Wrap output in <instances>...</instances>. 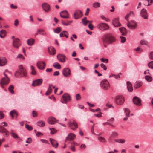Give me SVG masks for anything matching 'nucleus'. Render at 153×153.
<instances>
[{"mask_svg":"<svg viewBox=\"0 0 153 153\" xmlns=\"http://www.w3.org/2000/svg\"><path fill=\"white\" fill-rule=\"evenodd\" d=\"M19 71H16L15 73V76L16 77L19 76V75L23 77L26 76L27 72L26 70L23 68L22 65H19Z\"/></svg>","mask_w":153,"mask_h":153,"instance_id":"f257e3e1","label":"nucleus"},{"mask_svg":"<svg viewBox=\"0 0 153 153\" xmlns=\"http://www.w3.org/2000/svg\"><path fill=\"white\" fill-rule=\"evenodd\" d=\"M114 101L115 103L117 105H122L125 102L124 97L121 95H118L115 97Z\"/></svg>","mask_w":153,"mask_h":153,"instance_id":"f03ea898","label":"nucleus"},{"mask_svg":"<svg viewBox=\"0 0 153 153\" xmlns=\"http://www.w3.org/2000/svg\"><path fill=\"white\" fill-rule=\"evenodd\" d=\"M115 40V38L112 35L110 34H107L103 39L104 42L107 44L111 43Z\"/></svg>","mask_w":153,"mask_h":153,"instance_id":"7ed1b4c3","label":"nucleus"},{"mask_svg":"<svg viewBox=\"0 0 153 153\" xmlns=\"http://www.w3.org/2000/svg\"><path fill=\"white\" fill-rule=\"evenodd\" d=\"M100 85L103 89L107 90L110 88V85L108 81L106 79L102 80L101 82Z\"/></svg>","mask_w":153,"mask_h":153,"instance_id":"20e7f679","label":"nucleus"},{"mask_svg":"<svg viewBox=\"0 0 153 153\" xmlns=\"http://www.w3.org/2000/svg\"><path fill=\"white\" fill-rule=\"evenodd\" d=\"M97 28L102 31H104L108 30L109 28V25L106 23H101L97 25Z\"/></svg>","mask_w":153,"mask_h":153,"instance_id":"39448f33","label":"nucleus"},{"mask_svg":"<svg viewBox=\"0 0 153 153\" xmlns=\"http://www.w3.org/2000/svg\"><path fill=\"white\" fill-rule=\"evenodd\" d=\"M128 27L130 29H135L137 27V22L134 20H131L127 23Z\"/></svg>","mask_w":153,"mask_h":153,"instance_id":"423d86ee","label":"nucleus"},{"mask_svg":"<svg viewBox=\"0 0 153 153\" xmlns=\"http://www.w3.org/2000/svg\"><path fill=\"white\" fill-rule=\"evenodd\" d=\"M68 124L70 128L73 130H75L78 128V126L74 120L69 121Z\"/></svg>","mask_w":153,"mask_h":153,"instance_id":"0eeeda50","label":"nucleus"},{"mask_svg":"<svg viewBox=\"0 0 153 153\" xmlns=\"http://www.w3.org/2000/svg\"><path fill=\"white\" fill-rule=\"evenodd\" d=\"M63 102L62 101L63 103H66L71 100V98L70 95L68 94H65L62 96Z\"/></svg>","mask_w":153,"mask_h":153,"instance_id":"6e6552de","label":"nucleus"},{"mask_svg":"<svg viewBox=\"0 0 153 153\" xmlns=\"http://www.w3.org/2000/svg\"><path fill=\"white\" fill-rule=\"evenodd\" d=\"M42 6L43 10L45 12H50L51 10V7L50 5L48 3H43L42 4Z\"/></svg>","mask_w":153,"mask_h":153,"instance_id":"1a4fd4ad","label":"nucleus"},{"mask_svg":"<svg viewBox=\"0 0 153 153\" xmlns=\"http://www.w3.org/2000/svg\"><path fill=\"white\" fill-rule=\"evenodd\" d=\"M10 80L9 78L5 79L2 78L0 81V85L1 87L4 88V86L7 85L10 82Z\"/></svg>","mask_w":153,"mask_h":153,"instance_id":"9d476101","label":"nucleus"},{"mask_svg":"<svg viewBox=\"0 0 153 153\" xmlns=\"http://www.w3.org/2000/svg\"><path fill=\"white\" fill-rule=\"evenodd\" d=\"M43 82V80L42 79H39L34 80L33 82L32 85L35 87L40 85Z\"/></svg>","mask_w":153,"mask_h":153,"instance_id":"9b49d317","label":"nucleus"},{"mask_svg":"<svg viewBox=\"0 0 153 153\" xmlns=\"http://www.w3.org/2000/svg\"><path fill=\"white\" fill-rule=\"evenodd\" d=\"M82 15V12L79 10L75 11L73 14V16L75 19H77Z\"/></svg>","mask_w":153,"mask_h":153,"instance_id":"f8f14e48","label":"nucleus"},{"mask_svg":"<svg viewBox=\"0 0 153 153\" xmlns=\"http://www.w3.org/2000/svg\"><path fill=\"white\" fill-rule=\"evenodd\" d=\"M46 64L43 61H39L37 62L36 65L38 68L40 70H43L46 66Z\"/></svg>","mask_w":153,"mask_h":153,"instance_id":"ddd939ff","label":"nucleus"},{"mask_svg":"<svg viewBox=\"0 0 153 153\" xmlns=\"http://www.w3.org/2000/svg\"><path fill=\"white\" fill-rule=\"evenodd\" d=\"M21 45V43L19 39L16 38L14 39L13 42V45L15 48H17Z\"/></svg>","mask_w":153,"mask_h":153,"instance_id":"4468645a","label":"nucleus"},{"mask_svg":"<svg viewBox=\"0 0 153 153\" xmlns=\"http://www.w3.org/2000/svg\"><path fill=\"white\" fill-rule=\"evenodd\" d=\"M0 132L3 134V135L6 137H7L9 135L8 131L6 128L3 127L2 125L0 126Z\"/></svg>","mask_w":153,"mask_h":153,"instance_id":"2eb2a0df","label":"nucleus"},{"mask_svg":"<svg viewBox=\"0 0 153 153\" xmlns=\"http://www.w3.org/2000/svg\"><path fill=\"white\" fill-rule=\"evenodd\" d=\"M133 101L134 103L137 106H140L141 105L140 99L137 97H134L133 99Z\"/></svg>","mask_w":153,"mask_h":153,"instance_id":"dca6fc26","label":"nucleus"},{"mask_svg":"<svg viewBox=\"0 0 153 153\" xmlns=\"http://www.w3.org/2000/svg\"><path fill=\"white\" fill-rule=\"evenodd\" d=\"M112 24L116 27L121 26V24L119 22L118 18H114L112 20Z\"/></svg>","mask_w":153,"mask_h":153,"instance_id":"f3484780","label":"nucleus"},{"mask_svg":"<svg viewBox=\"0 0 153 153\" xmlns=\"http://www.w3.org/2000/svg\"><path fill=\"white\" fill-rule=\"evenodd\" d=\"M62 73L63 75L66 77L69 76L71 74L70 69L68 68H65L63 70Z\"/></svg>","mask_w":153,"mask_h":153,"instance_id":"a211bd4d","label":"nucleus"},{"mask_svg":"<svg viewBox=\"0 0 153 153\" xmlns=\"http://www.w3.org/2000/svg\"><path fill=\"white\" fill-rule=\"evenodd\" d=\"M57 58L60 62L64 63L65 61L66 56L64 54H59L57 55Z\"/></svg>","mask_w":153,"mask_h":153,"instance_id":"6ab92c4d","label":"nucleus"},{"mask_svg":"<svg viewBox=\"0 0 153 153\" xmlns=\"http://www.w3.org/2000/svg\"><path fill=\"white\" fill-rule=\"evenodd\" d=\"M140 15L142 17H144L145 19H148L147 13L146 10L143 8L140 11Z\"/></svg>","mask_w":153,"mask_h":153,"instance_id":"aec40b11","label":"nucleus"},{"mask_svg":"<svg viewBox=\"0 0 153 153\" xmlns=\"http://www.w3.org/2000/svg\"><path fill=\"white\" fill-rule=\"evenodd\" d=\"M7 63V61L5 57H1L0 58V66L5 65Z\"/></svg>","mask_w":153,"mask_h":153,"instance_id":"412c9836","label":"nucleus"},{"mask_svg":"<svg viewBox=\"0 0 153 153\" xmlns=\"http://www.w3.org/2000/svg\"><path fill=\"white\" fill-rule=\"evenodd\" d=\"M60 15L61 17L64 18H68L69 17L68 12L66 10L62 11L60 13Z\"/></svg>","mask_w":153,"mask_h":153,"instance_id":"4be33fe9","label":"nucleus"},{"mask_svg":"<svg viewBox=\"0 0 153 153\" xmlns=\"http://www.w3.org/2000/svg\"><path fill=\"white\" fill-rule=\"evenodd\" d=\"M56 121V120L55 118L51 117L49 118L48 119V122L50 124H54Z\"/></svg>","mask_w":153,"mask_h":153,"instance_id":"5701e85b","label":"nucleus"},{"mask_svg":"<svg viewBox=\"0 0 153 153\" xmlns=\"http://www.w3.org/2000/svg\"><path fill=\"white\" fill-rule=\"evenodd\" d=\"M76 135L73 133H70L68 136L66 137V139L67 140H74L75 138Z\"/></svg>","mask_w":153,"mask_h":153,"instance_id":"b1692460","label":"nucleus"},{"mask_svg":"<svg viewBox=\"0 0 153 153\" xmlns=\"http://www.w3.org/2000/svg\"><path fill=\"white\" fill-rule=\"evenodd\" d=\"M124 111L126 114V117L123 118V120H126L129 117V114L130 113V110L127 108H125L124 109Z\"/></svg>","mask_w":153,"mask_h":153,"instance_id":"393cba45","label":"nucleus"},{"mask_svg":"<svg viewBox=\"0 0 153 153\" xmlns=\"http://www.w3.org/2000/svg\"><path fill=\"white\" fill-rule=\"evenodd\" d=\"M50 140L52 146L55 148H57L58 145V142L52 138H50Z\"/></svg>","mask_w":153,"mask_h":153,"instance_id":"a878e982","label":"nucleus"},{"mask_svg":"<svg viewBox=\"0 0 153 153\" xmlns=\"http://www.w3.org/2000/svg\"><path fill=\"white\" fill-rule=\"evenodd\" d=\"M48 51L51 55H54L56 53V50L53 47H51L48 48Z\"/></svg>","mask_w":153,"mask_h":153,"instance_id":"bb28decb","label":"nucleus"},{"mask_svg":"<svg viewBox=\"0 0 153 153\" xmlns=\"http://www.w3.org/2000/svg\"><path fill=\"white\" fill-rule=\"evenodd\" d=\"M127 86L128 90L129 91L131 92L133 90V88L131 84L129 81L127 82Z\"/></svg>","mask_w":153,"mask_h":153,"instance_id":"cd10ccee","label":"nucleus"},{"mask_svg":"<svg viewBox=\"0 0 153 153\" xmlns=\"http://www.w3.org/2000/svg\"><path fill=\"white\" fill-rule=\"evenodd\" d=\"M7 32L4 30H2L0 31V37L3 38L6 36Z\"/></svg>","mask_w":153,"mask_h":153,"instance_id":"c85d7f7f","label":"nucleus"},{"mask_svg":"<svg viewBox=\"0 0 153 153\" xmlns=\"http://www.w3.org/2000/svg\"><path fill=\"white\" fill-rule=\"evenodd\" d=\"M142 82L140 81H136L134 83V87L136 89L137 88L141 86Z\"/></svg>","mask_w":153,"mask_h":153,"instance_id":"c756f323","label":"nucleus"},{"mask_svg":"<svg viewBox=\"0 0 153 153\" xmlns=\"http://www.w3.org/2000/svg\"><path fill=\"white\" fill-rule=\"evenodd\" d=\"M140 44L141 45H145L146 46H148L149 45V43L148 42L145 40L142 39L140 41Z\"/></svg>","mask_w":153,"mask_h":153,"instance_id":"7c9ffc66","label":"nucleus"},{"mask_svg":"<svg viewBox=\"0 0 153 153\" xmlns=\"http://www.w3.org/2000/svg\"><path fill=\"white\" fill-rule=\"evenodd\" d=\"M34 42V40L33 39H30L27 41V43L29 46H32Z\"/></svg>","mask_w":153,"mask_h":153,"instance_id":"2f4dec72","label":"nucleus"},{"mask_svg":"<svg viewBox=\"0 0 153 153\" xmlns=\"http://www.w3.org/2000/svg\"><path fill=\"white\" fill-rule=\"evenodd\" d=\"M36 123L38 126L41 127H44L45 125V123L42 120L38 121Z\"/></svg>","mask_w":153,"mask_h":153,"instance_id":"473e14b6","label":"nucleus"},{"mask_svg":"<svg viewBox=\"0 0 153 153\" xmlns=\"http://www.w3.org/2000/svg\"><path fill=\"white\" fill-rule=\"evenodd\" d=\"M122 74L121 73H120L118 74V75H116L113 74H111L109 76V78L112 77V76H114V78L117 79L118 78L120 77V76Z\"/></svg>","mask_w":153,"mask_h":153,"instance_id":"72a5a7b5","label":"nucleus"},{"mask_svg":"<svg viewBox=\"0 0 153 153\" xmlns=\"http://www.w3.org/2000/svg\"><path fill=\"white\" fill-rule=\"evenodd\" d=\"M114 140L116 142L121 144H123L126 142L125 140L123 139H115Z\"/></svg>","mask_w":153,"mask_h":153,"instance_id":"f704fd0d","label":"nucleus"},{"mask_svg":"<svg viewBox=\"0 0 153 153\" xmlns=\"http://www.w3.org/2000/svg\"><path fill=\"white\" fill-rule=\"evenodd\" d=\"M53 65L55 68L57 69H60L61 68L60 64L57 62L54 63L53 64Z\"/></svg>","mask_w":153,"mask_h":153,"instance_id":"c9c22d12","label":"nucleus"},{"mask_svg":"<svg viewBox=\"0 0 153 153\" xmlns=\"http://www.w3.org/2000/svg\"><path fill=\"white\" fill-rule=\"evenodd\" d=\"M13 89L14 87L12 85H10L8 88V90L12 94H14Z\"/></svg>","mask_w":153,"mask_h":153,"instance_id":"e433bc0d","label":"nucleus"},{"mask_svg":"<svg viewBox=\"0 0 153 153\" xmlns=\"http://www.w3.org/2000/svg\"><path fill=\"white\" fill-rule=\"evenodd\" d=\"M31 69L32 71L31 72V74L33 75H34L36 74V72L35 69L34 67L32 65L30 66Z\"/></svg>","mask_w":153,"mask_h":153,"instance_id":"4c0bfd02","label":"nucleus"},{"mask_svg":"<svg viewBox=\"0 0 153 153\" xmlns=\"http://www.w3.org/2000/svg\"><path fill=\"white\" fill-rule=\"evenodd\" d=\"M100 4L99 2H95L93 4V6L95 8H97L100 6Z\"/></svg>","mask_w":153,"mask_h":153,"instance_id":"58836bf2","label":"nucleus"},{"mask_svg":"<svg viewBox=\"0 0 153 153\" xmlns=\"http://www.w3.org/2000/svg\"><path fill=\"white\" fill-rule=\"evenodd\" d=\"M145 79L148 82H151L152 80V78L150 76L148 75H146L145 76Z\"/></svg>","mask_w":153,"mask_h":153,"instance_id":"ea45409f","label":"nucleus"},{"mask_svg":"<svg viewBox=\"0 0 153 153\" xmlns=\"http://www.w3.org/2000/svg\"><path fill=\"white\" fill-rule=\"evenodd\" d=\"M49 129L51 130V134H53L57 132V131L54 128H49Z\"/></svg>","mask_w":153,"mask_h":153,"instance_id":"a19ab883","label":"nucleus"},{"mask_svg":"<svg viewBox=\"0 0 153 153\" xmlns=\"http://www.w3.org/2000/svg\"><path fill=\"white\" fill-rule=\"evenodd\" d=\"M10 134L11 136L15 139H18L19 138L18 135L15 133L11 132Z\"/></svg>","mask_w":153,"mask_h":153,"instance_id":"79ce46f5","label":"nucleus"},{"mask_svg":"<svg viewBox=\"0 0 153 153\" xmlns=\"http://www.w3.org/2000/svg\"><path fill=\"white\" fill-rule=\"evenodd\" d=\"M10 114L11 116L12 117V118H13L14 117L13 114H17V113L16 110H12L10 112Z\"/></svg>","mask_w":153,"mask_h":153,"instance_id":"37998d69","label":"nucleus"},{"mask_svg":"<svg viewBox=\"0 0 153 153\" xmlns=\"http://www.w3.org/2000/svg\"><path fill=\"white\" fill-rule=\"evenodd\" d=\"M98 140L101 142H105V141L104 138L102 137L99 136L98 137Z\"/></svg>","mask_w":153,"mask_h":153,"instance_id":"c03bdc74","label":"nucleus"},{"mask_svg":"<svg viewBox=\"0 0 153 153\" xmlns=\"http://www.w3.org/2000/svg\"><path fill=\"white\" fill-rule=\"evenodd\" d=\"M25 127L27 130L29 131H30L33 129V128L32 126H30L29 125L26 124L25 125Z\"/></svg>","mask_w":153,"mask_h":153,"instance_id":"a18cd8bd","label":"nucleus"},{"mask_svg":"<svg viewBox=\"0 0 153 153\" xmlns=\"http://www.w3.org/2000/svg\"><path fill=\"white\" fill-rule=\"evenodd\" d=\"M61 31V29L59 27H57L54 30V32L56 33H58Z\"/></svg>","mask_w":153,"mask_h":153,"instance_id":"49530a36","label":"nucleus"},{"mask_svg":"<svg viewBox=\"0 0 153 153\" xmlns=\"http://www.w3.org/2000/svg\"><path fill=\"white\" fill-rule=\"evenodd\" d=\"M149 67L151 69H153V61H151L148 64Z\"/></svg>","mask_w":153,"mask_h":153,"instance_id":"de8ad7c7","label":"nucleus"},{"mask_svg":"<svg viewBox=\"0 0 153 153\" xmlns=\"http://www.w3.org/2000/svg\"><path fill=\"white\" fill-rule=\"evenodd\" d=\"M72 21H70L67 22V23L65 22L63 20H62V24H63L64 25L68 26L70 24V23L71 22H72Z\"/></svg>","mask_w":153,"mask_h":153,"instance_id":"09e8293b","label":"nucleus"},{"mask_svg":"<svg viewBox=\"0 0 153 153\" xmlns=\"http://www.w3.org/2000/svg\"><path fill=\"white\" fill-rule=\"evenodd\" d=\"M37 32L40 33L42 35H45V34L44 33V31L42 29H39L37 30Z\"/></svg>","mask_w":153,"mask_h":153,"instance_id":"8fccbe9b","label":"nucleus"},{"mask_svg":"<svg viewBox=\"0 0 153 153\" xmlns=\"http://www.w3.org/2000/svg\"><path fill=\"white\" fill-rule=\"evenodd\" d=\"M62 32L63 33V35L64 36H65L66 38H68V33L67 31H63Z\"/></svg>","mask_w":153,"mask_h":153,"instance_id":"3c124183","label":"nucleus"},{"mask_svg":"<svg viewBox=\"0 0 153 153\" xmlns=\"http://www.w3.org/2000/svg\"><path fill=\"white\" fill-rule=\"evenodd\" d=\"M101 18L102 20L105 21L106 22H108L109 20V19L108 18H107L103 15H102L101 16Z\"/></svg>","mask_w":153,"mask_h":153,"instance_id":"603ef678","label":"nucleus"},{"mask_svg":"<svg viewBox=\"0 0 153 153\" xmlns=\"http://www.w3.org/2000/svg\"><path fill=\"white\" fill-rule=\"evenodd\" d=\"M17 58H20L21 60H23L25 59V58L22 55L20 54L18 55L17 57Z\"/></svg>","mask_w":153,"mask_h":153,"instance_id":"864d4df0","label":"nucleus"},{"mask_svg":"<svg viewBox=\"0 0 153 153\" xmlns=\"http://www.w3.org/2000/svg\"><path fill=\"white\" fill-rule=\"evenodd\" d=\"M52 86V84H50L49 85V87L48 88V91L49 92H51L52 89L51 88V87Z\"/></svg>","mask_w":153,"mask_h":153,"instance_id":"5fc2aeb1","label":"nucleus"},{"mask_svg":"<svg viewBox=\"0 0 153 153\" xmlns=\"http://www.w3.org/2000/svg\"><path fill=\"white\" fill-rule=\"evenodd\" d=\"M101 67L103 68L105 70H106L107 69V67L103 64L102 63L100 64Z\"/></svg>","mask_w":153,"mask_h":153,"instance_id":"6e6d98bb","label":"nucleus"},{"mask_svg":"<svg viewBox=\"0 0 153 153\" xmlns=\"http://www.w3.org/2000/svg\"><path fill=\"white\" fill-rule=\"evenodd\" d=\"M76 100H78L81 99V97L79 94H77L76 95Z\"/></svg>","mask_w":153,"mask_h":153,"instance_id":"4d7b16f0","label":"nucleus"},{"mask_svg":"<svg viewBox=\"0 0 153 153\" xmlns=\"http://www.w3.org/2000/svg\"><path fill=\"white\" fill-rule=\"evenodd\" d=\"M149 57L150 59H153V51L150 53L149 55Z\"/></svg>","mask_w":153,"mask_h":153,"instance_id":"13d9d810","label":"nucleus"},{"mask_svg":"<svg viewBox=\"0 0 153 153\" xmlns=\"http://www.w3.org/2000/svg\"><path fill=\"white\" fill-rule=\"evenodd\" d=\"M119 30L120 31V32L122 33L126 31V29L123 27H122L121 28H119Z\"/></svg>","mask_w":153,"mask_h":153,"instance_id":"bf43d9fd","label":"nucleus"},{"mask_svg":"<svg viewBox=\"0 0 153 153\" xmlns=\"http://www.w3.org/2000/svg\"><path fill=\"white\" fill-rule=\"evenodd\" d=\"M2 126L3 127H4V126H7V123L5 122H2L0 124V126Z\"/></svg>","mask_w":153,"mask_h":153,"instance_id":"052dcab7","label":"nucleus"},{"mask_svg":"<svg viewBox=\"0 0 153 153\" xmlns=\"http://www.w3.org/2000/svg\"><path fill=\"white\" fill-rule=\"evenodd\" d=\"M120 38L121 39V42L122 43H124L126 41V38L125 37L123 36H120Z\"/></svg>","mask_w":153,"mask_h":153,"instance_id":"680f3d73","label":"nucleus"},{"mask_svg":"<svg viewBox=\"0 0 153 153\" xmlns=\"http://www.w3.org/2000/svg\"><path fill=\"white\" fill-rule=\"evenodd\" d=\"M101 60L105 63H107L108 61V59H104L103 58H102L100 59Z\"/></svg>","mask_w":153,"mask_h":153,"instance_id":"e2e57ef3","label":"nucleus"},{"mask_svg":"<svg viewBox=\"0 0 153 153\" xmlns=\"http://www.w3.org/2000/svg\"><path fill=\"white\" fill-rule=\"evenodd\" d=\"M32 141L31 138L30 137L27 138V140H26V142L27 143L30 144L32 142Z\"/></svg>","mask_w":153,"mask_h":153,"instance_id":"0e129e2a","label":"nucleus"},{"mask_svg":"<svg viewBox=\"0 0 153 153\" xmlns=\"http://www.w3.org/2000/svg\"><path fill=\"white\" fill-rule=\"evenodd\" d=\"M148 1V4H147V6L150 5L152 4L153 2V0H147Z\"/></svg>","mask_w":153,"mask_h":153,"instance_id":"69168bd1","label":"nucleus"},{"mask_svg":"<svg viewBox=\"0 0 153 153\" xmlns=\"http://www.w3.org/2000/svg\"><path fill=\"white\" fill-rule=\"evenodd\" d=\"M42 134L40 132H38L36 134V136L38 137H41L42 136Z\"/></svg>","mask_w":153,"mask_h":153,"instance_id":"338daca9","label":"nucleus"},{"mask_svg":"<svg viewBox=\"0 0 153 153\" xmlns=\"http://www.w3.org/2000/svg\"><path fill=\"white\" fill-rule=\"evenodd\" d=\"M18 24H19L18 20V19H16L15 21V22H14V25L16 27V26H18Z\"/></svg>","mask_w":153,"mask_h":153,"instance_id":"774afa93","label":"nucleus"}]
</instances>
